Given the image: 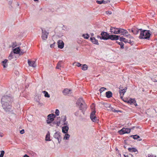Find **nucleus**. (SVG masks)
I'll return each instance as SVG.
<instances>
[{"instance_id":"obj_42","label":"nucleus","mask_w":157,"mask_h":157,"mask_svg":"<svg viewBox=\"0 0 157 157\" xmlns=\"http://www.w3.org/2000/svg\"><path fill=\"white\" fill-rule=\"evenodd\" d=\"M5 153V152L4 151H1V154L0 155V157H3Z\"/></svg>"},{"instance_id":"obj_40","label":"nucleus","mask_w":157,"mask_h":157,"mask_svg":"<svg viewBox=\"0 0 157 157\" xmlns=\"http://www.w3.org/2000/svg\"><path fill=\"white\" fill-rule=\"evenodd\" d=\"M125 37H126L130 39H133V37L132 36H131V35L130 34H129L128 33V34H127L126 35H125Z\"/></svg>"},{"instance_id":"obj_30","label":"nucleus","mask_w":157,"mask_h":157,"mask_svg":"<svg viewBox=\"0 0 157 157\" xmlns=\"http://www.w3.org/2000/svg\"><path fill=\"white\" fill-rule=\"evenodd\" d=\"M14 55V53L13 52H11L8 57L9 59L11 60V59L13 58Z\"/></svg>"},{"instance_id":"obj_36","label":"nucleus","mask_w":157,"mask_h":157,"mask_svg":"<svg viewBox=\"0 0 157 157\" xmlns=\"http://www.w3.org/2000/svg\"><path fill=\"white\" fill-rule=\"evenodd\" d=\"M82 36L84 38L86 39H88L89 37V36L88 34H83Z\"/></svg>"},{"instance_id":"obj_28","label":"nucleus","mask_w":157,"mask_h":157,"mask_svg":"<svg viewBox=\"0 0 157 157\" xmlns=\"http://www.w3.org/2000/svg\"><path fill=\"white\" fill-rule=\"evenodd\" d=\"M63 62L62 61H59L57 63L56 68L57 69H59L61 67V64Z\"/></svg>"},{"instance_id":"obj_59","label":"nucleus","mask_w":157,"mask_h":157,"mask_svg":"<svg viewBox=\"0 0 157 157\" xmlns=\"http://www.w3.org/2000/svg\"><path fill=\"white\" fill-rule=\"evenodd\" d=\"M132 42L131 41V40H129V41H128V43H129L131 44Z\"/></svg>"},{"instance_id":"obj_25","label":"nucleus","mask_w":157,"mask_h":157,"mask_svg":"<svg viewBox=\"0 0 157 157\" xmlns=\"http://www.w3.org/2000/svg\"><path fill=\"white\" fill-rule=\"evenodd\" d=\"M45 140L47 141H51L50 139V133L49 131L48 132V133L46 136Z\"/></svg>"},{"instance_id":"obj_31","label":"nucleus","mask_w":157,"mask_h":157,"mask_svg":"<svg viewBox=\"0 0 157 157\" xmlns=\"http://www.w3.org/2000/svg\"><path fill=\"white\" fill-rule=\"evenodd\" d=\"M88 69V66L86 64H83L82 67V69L83 71H86Z\"/></svg>"},{"instance_id":"obj_54","label":"nucleus","mask_w":157,"mask_h":157,"mask_svg":"<svg viewBox=\"0 0 157 157\" xmlns=\"http://www.w3.org/2000/svg\"><path fill=\"white\" fill-rule=\"evenodd\" d=\"M3 136V134L2 133H0V137H2Z\"/></svg>"},{"instance_id":"obj_34","label":"nucleus","mask_w":157,"mask_h":157,"mask_svg":"<svg viewBox=\"0 0 157 157\" xmlns=\"http://www.w3.org/2000/svg\"><path fill=\"white\" fill-rule=\"evenodd\" d=\"M130 136L132 137L135 140H137L138 139L140 138V136L137 135H131Z\"/></svg>"},{"instance_id":"obj_13","label":"nucleus","mask_w":157,"mask_h":157,"mask_svg":"<svg viewBox=\"0 0 157 157\" xmlns=\"http://www.w3.org/2000/svg\"><path fill=\"white\" fill-rule=\"evenodd\" d=\"M119 28H117L116 27H111L110 28V32L115 34H118V32L117 30H119Z\"/></svg>"},{"instance_id":"obj_45","label":"nucleus","mask_w":157,"mask_h":157,"mask_svg":"<svg viewBox=\"0 0 157 157\" xmlns=\"http://www.w3.org/2000/svg\"><path fill=\"white\" fill-rule=\"evenodd\" d=\"M76 66L78 67H80L81 66L82 64L78 62L76 63Z\"/></svg>"},{"instance_id":"obj_4","label":"nucleus","mask_w":157,"mask_h":157,"mask_svg":"<svg viewBox=\"0 0 157 157\" xmlns=\"http://www.w3.org/2000/svg\"><path fill=\"white\" fill-rule=\"evenodd\" d=\"M109 34L105 32H102L101 33V36H97V38L100 40H107L109 39Z\"/></svg>"},{"instance_id":"obj_1","label":"nucleus","mask_w":157,"mask_h":157,"mask_svg":"<svg viewBox=\"0 0 157 157\" xmlns=\"http://www.w3.org/2000/svg\"><path fill=\"white\" fill-rule=\"evenodd\" d=\"M13 101L12 98L10 96L5 95L3 96L1 99L2 107L6 112L10 111L11 107V102Z\"/></svg>"},{"instance_id":"obj_63","label":"nucleus","mask_w":157,"mask_h":157,"mask_svg":"<svg viewBox=\"0 0 157 157\" xmlns=\"http://www.w3.org/2000/svg\"><path fill=\"white\" fill-rule=\"evenodd\" d=\"M91 35L92 36H93L94 35V34L93 33H91Z\"/></svg>"},{"instance_id":"obj_29","label":"nucleus","mask_w":157,"mask_h":157,"mask_svg":"<svg viewBox=\"0 0 157 157\" xmlns=\"http://www.w3.org/2000/svg\"><path fill=\"white\" fill-rule=\"evenodd\" d=\"M60 121H57L56 123L53 122L50 125L53 126L55 124H56L57 126H59L60 124Z\"/></svg>"},{"instance_id":"obj_7","label":"nucleus","mask_w":157,"mask_h":157,"mask_svg":"<svg viewBox=\"0 0 157 157\" xmlns=\"http://www.w3.org/2000/svg\"><path fill=\"white\" fill-rule=\"evenodd\" d=\"M95 111H92L90 114V118L93 122H97L98 119L95 116Z\"/></svg>"},{"instance_id":"obj_32","label":"nucleus","mask_w":157,"mask_h":157,"mask_svg":"<svg viewBox=\"0 0 157 157\" xmlns=\"http://www.w3.org/2000/svg\"><path fill=\"white\" fill-rule=\"evenodd\" d=\"M27 50V49H26L25 50H23L22 49H20V51L19 54H20V55H22L26 52Z\"/></svg>"},{"instance_id":"obj_21","label":"nucleus","mask_w":157,"mask_h":157,"mask_svg":"<svg viewBox=\"0 0 157 157\" xmlns=\"http://www.w3.org/2000/svg\"><path fill=\"white\" fill-rule=\"evenodd\" d=\"M127 89V87H125L124 88L119 90L120 95H121L122 94H123V95H124V93L126 91Z\"/></svg>"},{"instance_id":"obj_62","label":"nucleus","mask_w":157,"mask_h":157,"mask_svg":"<svg viewBox=\"0 0 157 157\" xmlns=\"http://www.w3.org/2000/svg\"><path fill=\"white\" fill-rule=\"evenodd\" d=\"M153 81H154V82H157V81H156V80L155 79H154L153 80Z\"/></svg>"},{"instance_id":"obj_53","label":"nucleus","mask_w":157,"mask_h":157,"mask_svg":"<svg viewBox=\"0 0 157 157\" xmlns=\"http://www.w3.org/2000/svg\"><path fill=\"white\" fill-rule=\"evenodd\" d=\"M123 95H123V94H122L121 95H120V97H121V98L124 101V100L123 98Z\"/></svg>"},{"instance_id":"obj_18","label":"nucleus","mask_w":157,"mask_h":157,"mask_svg":"<svg viewBox=\"0 0 157 157\" xmlns=\"http://www.w3.org/2000/svg\"><path fill=\"white\" fill-rule=\"evenodd\" d=\"M69 129L68 126H65L62 128V132L64 133H67Z\"/></svg>"},{"instance_id":"obj_49","label":"nucleus","mask_w":157,"mask_h":157,"mask_svg":"<svg viewBox=\"0 0 157 157\" xmlns=\"http://www.w3.org/2000/svg\"><path fill=\"white\" fill-rule=\"evenodd\" d=\"M78 111H77L76 112H75V116H78Z\"/></svg>"},{"instance_id":"obj_33","label":"nucleus","mask_w":157,"mask_h":157,"mask_svg":"<svg viewBox=\"0 0 157 157\" xmlns=\"http://www.w3.org/2000/svg\"><path fill=\"white\" fill-rule=\"evenodd\" d=\"M43 93L44 94V96L47 98H49L50 96V95L48 94V92L46 91H43Z\"/></svg>"},{"instance_id":"obj_24","label":"nucleus","mask_w":157,"mask_h":157,"mask_svg":"<svg viewBox=\"0 0 157 157\" xmlns=\"http://www.w3.org/2000/svg\"><path fill=\"white\" fill-rule=\"evenodd\" d=\"M128 151L131 152H138L137 149L134 147L128 148Z\"/></svg>"},{"instance_id":"obj_8","label":"nucleus","mask_w":157,"mask_h":157,"mask_svg":"<svg viewBox=\"0 0 157 157\" xmlns=\"http://www.w3.org/2000/svg\"><path fill=\"white\" fill-rule=\"evenodd\" d=\"M131 132V129L128 128H123L121 129L118 132L121 135H123L125 133H129Z\"/></svg>"},{"instance_id":"obj_37","label":"nucleus","mask_w":157,"mask_h":157,"mask_svg":"<svg viewBox=\"0 0 157 157\" xmlns=\"http://www.w3.org/2000/svg\"><path fill=\"white\" fill-rule=\"evenodd\" d=\"M96 2L98 4H101L102 3H105V1H104L103 0H102L101 1H97Z\"/></svg>"},{"instance_id":"obj_43","label":"nucleus","mask_w":157,"mask_h":157,"mask_svg":"<svg viewBox=\"0 0 157 157\" xmlns=\"http://www.w3.org/2000/svg\"><path fill=\"white\" fill-rule=\"evenodd\" d=\"M55 113L57 116H58L59 114V111L58 109H56Z\"/></svg>"},{"instance_id":"obj_46","label":"nucleus","mask_w":157,"mask_h":157,"mask_svg":"<svg viewBox=\"0 0 157 157\" xmlns=\"http://www.w3.org/2000/svg\"><path fill=\"white\" fill-rule=\"evenodd\" d=\"M106 13L107 14L109 15H110L112 14V12L110 11H107L106 12Z\"/></svg>"},{"instance_id":"obj_41","label":"nucleus","mask_w":157,"mask_h":157,"mask_svg":"<svg viewBox=\"0 0 157 157\" xmlns=\"http://www.w3.org/2000/svg\"><path fill=\"white\" fill-rule=\"evenodd\" d=\"M125 37H126L130 39H133V37L132 36H131V35L130 34H129L128 33V34H127L126 35H125Z\"/></svg>"},{"instance_id":"obj_12","label":"nucleus","mask_w":157,"mask_h":157,"mask_svg":"<svg viewBox=\"0 0 157 157\" xmlns=\"http://www.w3.org/2000/svg\"><path fill=\"white\" fill-rule=\"evenodd\" d=\"M42 35L41 37L43 40H46L48 38V33L45 30L42 29Z\"/></svg>"},{"instance_id":"obj_26","label":"nucleus","mask_w":157,"mask_h":157,"mask_svg":"<svg viewBox=\"0 0 157 157\" xmlns=\"http://www.w3.org/2000/svg\"><path fill=\"white\" fill-rule=\"evenodd\" d=\"M108 110H111L112 112H114V113H118L119 112H121V111L116 110L115 109H114V108L112 107H109V109H108Z\"/></svg>"},{"instance_id":"obj_27","label":"nucleus","mask_w":157,"mask_h":157,"mask_svg":"<svg viewBox=\"0 0 157 157\" xmlns=\"http://www.w3.org/2000/svg\"><path fill=\"white\" fill-rule=\"evenodd\" d=\"M7 61V59H5L2 62V63H3L2 65L4 68H6L7 66V64H6Z\"/></svg>"},{"instance_id":"obj_39","label":"nucleus","mask_w":157,"mask_h":157,"mask_svg":"<svg viewBox=\"0 0 157 157\" xmlns=\"http://www.w3.org/2000/svg\"><path fill=\"white\" fill-rule=\"evenodd\" d=\"M106 90V88L105 87H101V88L99 91L100 92V93H101V92L104 91L105 90Z\"/></svg>"},{"instance_id":"obj_9","label":"nucleus","mask_w":157,"mask_h":157,"mask_svg":"<svg viewBox=\"0 0 157 157\" xmlns=\"http://www.w3.org/2000/svg\"><path fill=\"white\" fill-rule=\"evenodd\" d=\"M61 122L63 123V125L69 126L68 121H67V117L66 116H62L61 117Z\"/></svg>"},{"instance_id":"obj_61","label":"nucleus","mask_w":157,"mask_h":157,"mask_svg":"<svg viewBox=\"0 0 157 157\" xmlns=\"http://www.w3.org/2000/svg\"><path fill=\"white\" fill-rule=\"evenodd\" d=\"M136 128H141L140 127V126H136Z\"/></svg>"},{"instance_id":"obj_52","label":"nucleus","mask_w":157,"mask_h":157,"mask_svg":"<svg viewBox=\"0 0 157 157\" xmlns=\"http://www.w3.org/2000/svg\"><path fill=\"white\" fill-rule=\"evenodd\" d=\"M119 90H121V89H123V87L122 86H121V85H120V86H119Z\"/></svg>"},{"instance_id":"obj_38","label":"nucleus","mask_w":157,"mask_h":157,"mask_svg":"<svg viewBox=\"0 0 157 157\" xmlns=\"http://www.w3.org/2000/svg\"><path fill=\"white\" fill-rule=\"evenodd\" d=\"M117 43L121 46V49L124 48V44L122 42H117Z\"/></svg>"},{"instance_id":"obj_15","label":"nucleus","mask_w":157,"mask_h":157,"mask_svg":"<svg viewBox=\"0 0 157 157\" xmlns=\"http://www.w3.org/2000/svg\"><path fill=\"white\" fill-rule=\"evenodd\" d=\"M57 44L58 48H59L62 49L64 47V43L62 40H58L57 42Z\"/></svg>"},{"instance_id":"obj_20","label":"nucleus","mask_w":157,"mask_h":157,"mask_svg":"<svg viewBox=\"0 0 157 157\" xmlns=\"http://www.w3.org/2000/svg\"><path fill=\"white\" fill-rule=\"evenodd\" d=\"M90 40L93 43L97 45H98L99 44L98 42V40L96 39L94 37H91L90 38Z\"/></svg>"},{"instance_id":"obj_44","label":"nucleus","mask_w":157,"mask_h":157,"mask_svg":"<svg viewBox=\"0 0 157 157\" xmlns=\"http://www.w3.org/2000/svg\"><path fill=\"white\" fill-rule=\"evenodd\" d=\"M125 38L123 37H121L119 39L120 40L121 42H124V40H125Z\"/></svg>"},{"instance_id":"obj_22","label":"nucleus","mask_w":157,"mask_h":157,"mask_svg":"<svg viewBox=\"0 0 157 157\" xmlns=\"http://www.w3.org/2000/svg\"><path fill=\"white\" fill-rule=\"evenodd\" d=\"M106 96L108 98H109L111 97L112 96L113 94L110 91H108L105 93Z\"/></svg>"},{"instance_id":"obj_56","label":"nucleus","mask_w":157,"mask_h":157,"mask_svg":"<svg viewBox=\"0 0 157 157\" xmlns=\"http://www.w3.org/2000/svg\"><path fill=\"white\" fill-rule=\"evenodd\" d=\"M23 157H29V156L25 154L24 156Z\"/></svg>"},{"instance_id":"obj_64","label":"nucleus","mask_w":157,"mask_h":157,"mask_svg":"<svg viewBox=\"0 0 157 157\" xmlns=\"http://www.w3.org/2000/svg\"><path fill=\"white\" fill-rule=\"evenodd\" d=\"M124 155V157H128V155Z\"/></svg>"},{"instance_id":"obj_55","label":"nucleus","mask_w":157,"mask_h":157,"mask_svg":"<svg viewBox=\"0 0 157 157\" xmlns=\"http://www.w3.org/2000/svg\"><path fill=\"white\" fill-rule=\"evenodd\" d=\"M155 14V13L154 12H153L151 13V14L152 15V16H153V15Z\"/></svg>"},{"instance_id":"obj_3","label":"nucleus","mask_w":157,"mask_h":157,"mask_svg":"<svg viewBox=\"0 0 157 157\" xmlns=\"http://www.w3.org/2000/svg\"><path fill=\"white\" fill-rule=\"evenodd\" d=\"M140 34L139 36L140 39H149L151 36L150 31L146 30H142L140 29Z\"/></svg>"},{"instance_id":"obj_10","label":"nucleus","mask_w":157,"mask_h":157,"mask_svg":"<svg viewBox=\"0 0 157 157\" xmlns=\"http://www.w3.org/2000/svg\"><path fill=\"white\" fill-rule=\"evenodd\" d=\"M118 32V34H121V35H123L125 36V35L128 34V32L127 30L124 29L119 28V30L117 31Z\"/></svg>"},{"instance_id":"obj_23","label":"nucleus","mask_w":157,"mask_h":157,"mask_svg":"<svg viewBox=\"0 0 157 157\" xmlns=\"http://www.w3.org/2000/svg\"><path fill=\"white\" fill-rule=\"evenodd\" d=\"M20 51V49L19 47H17L13 49V52L14 54H19Z\"/></svg>"},{"instance_id":"obj_19","label":"nucleus","mask_w":157,"mask_h":157,"mask_svg":"<svg viewBox=\"0 0 157 157\" xmlns=\"http://www.w3.org/2000/svg\"><path fill=\"white\" fill-rule=\"evenodd\" d=\"M140 31V29H138L136 28H132L131 29V32L135 35L137 34Z\"/></svg>"},{"instance_id":"obj_50","label":"nucleus","mask_w":157,"mask_h":157,"mask_svg":"<svg viewBox=\"0 0 157 157\" xmlns=\"http://www.w3.org/2000/svg\"><path fill=\"white\" fill-rule=\"evenodd\" d=\"M55 44V43H54L53 44H51L50 45L51 48H54V46Z\"/></svg>"},{"instance_id":"obj_11","label":"nucleus","mask_w":157,"mask_h":157,"mask_svg":"<svg viewBox=\"0 0 157 157\" xmlns=\"http://www.w3.org/2000/svg\"><path fill=\"white\" fill-rule=\"evenodd\" d=\"M124 101L127 102L128 103L130 104H133L135 106H136L137 105V104L136 103V101L133 98L132 99L131 98L128 100L127 99V100Z\"/></svg>"},{"instance_id":"obj_6","label":"nucleus","mask_w":157,"mask_h":157,"mask_svg":"<svg viewBox=\"0 0 157 157\" xmlns=\"http://www.w3.org/2000/svg\"><path fill=\"white\" fill-rule=\"evenodd\" d=\"M55 117V115L54 114H51L48 116L47 122L48 124H50L54 121V118Z\"/></svg>"},{"instance_id":"obj_16","label":"nucleus","mask_w":157,"mask_h":157,"mask_svg":"<svg viewBox=\"0 0 157 157\" xmlns=\"http://www.w3.org/2000/svg\"><path fill=\"white\" fill-rule=\"evenodd\" d=\"M28 63L29 66L33 67H36V65L35 64V62L34 61H30L29 59H28Z\"/></svg>"},{"instance_id":"obj_14","label":"nucleus","mask_w":157,"mask_h":157,"mask_svg":"<svg viewBox=\"0 0 157 157\" xmlns=\"http://www.w3.org/2000/svg\"><path fill=\"white\" fill-rule=\"evenodd\" d=\"M120 36L117 35H109V39L111 40H117L119 38Z\"/></svg>"},{"instance_id":"obj_60","label":"nucleus","mask_w":157,"mask_h":157,"mask_svg":"<svg viewBox=\"0 0 157 157\" xmlns=\"http://www.w3.org/2000/svg\"><path fill=\"white\" fill-rule=\"evenodd\" d=\"M27 49L26 47L25 46L24 47V49H23V50H25V49Z\"/></svg>"},{"instance_id":"obj_5","label":"nucleus","mask_w":157,"mask_h":157,"mask_svg":"<svg viewBox=\"0 0 157 157\" xmlns=\"http://www.w3.org/2000/svg\"><path fill=\"white\" fill-rule=\"evenodd\" d=\"M54 137L58 140L59 143H60L62 140V136L60 133L59 132H56L53 135Z\"/></svg>"},{"instance_id":"obj_47","label":"nucleus","mask_w":157,"mask_h":157,"mask_svg":"<svg viewBox=\"0 0 157 157\" xmlns=\"http://www.w3.org/2000/svg\"><path fill=\"white\" fill-rule=\"evenodd\" d=\"M20 133L21 134H24L25 133V131H24V129H23L21 130L20 131Z\"/></svg>"},{"instance_id":"obj_35","label":"nucleus","mask_w":157,"mask_h":157,"mask_svg":"<svg viewBox=\"0 0 157 157\" xmlns=\"http://www.w3.org/2000/svg\"><path fill=\"white\" fill-rule=\"evenodd\" d=\"M66 134L65 135V136L63 138V139L64 140H68L70 137V135L68 134L67 133H65Z\"/></svg>"},{"instance_id":"obj_48","label":"nucleus","mask_w":157,"mask_h":157,"mask_svg":"<svg viewBox=\"0 0 157 157\" xmlns=\"http://www.w3.org/2000/svg\"><path fill=\"white\" fill-rule=\"evenodd\" d=\"M105 105V106L106 107H108V108H109V107H110V105L109 104H106Z\"/></svg>"},{"instance_id":"obj_17","label":"nucleus","mask_w":157,"mask_h":157,"mask_svg":"<svg viewBox=\"0 0 157 157\" xmlns=\"http://www.w3.org/2000/svg\"><path fill=\"white\" fill-rule=\"evenodd\" d=\"M63 93L64 95L70 94L71 93V90L70 89L66 88L64 89V90L63 91Z\"/></svg>"},{"instance_id":"obj_2","label":"nucleus","mask_w":157,"mask_h":157,"mask_svg":"<svg viewBox=\"0 0 157 157\" xmlns=\"http://www.w3.org/2000/svg\"><path fill=\"white\" fill-rule=\"evenodd\" d=\"M76 104L79 106L80 109L84 114V112L86 109L87 106L83 99L82 98H79Z\"/></svg>"},{"instance_id":"obj_58","label":"nucleus","mask_w":157,"mask_h":157,"mask_svg":"<svg viewBox=\"0 0 157 157\" xmlns=\"http://www.w3.org/2000/svg\"><path fill=\"white\" fill-rule=\"evenodd\" d=\"M135 128H136L135 126L131 128H130L131 129H133Z\"/></svg>"},{"instance_id":"obj_57","label":"nucleus","mask_w":157,"mask_h":157,"mask_svg":"<svg viewBox=\"0 0 157 157\" xmlns=\"http://www.w3.org/2000/svg\"><path fill=\"white\" fill-rule=\"evenodd\" d=\"M148 157H156V156L153 157L152 155H148Z\"/></svg>"},{"instance_id":"obj_51","label":"nucleus","mask_w":157,"mask_h":157,"mask_svg":"<svg viewBox=\"0 0 157 157\" xmlns=\"http://www.w3.org/2000/svg\"><path fill=\"white\" fill-rule=\"evenodd\" d=\"M124 42L125 43H128V41L127 39L125 38V40H124Z\"/></svg>"}]
</instances>
